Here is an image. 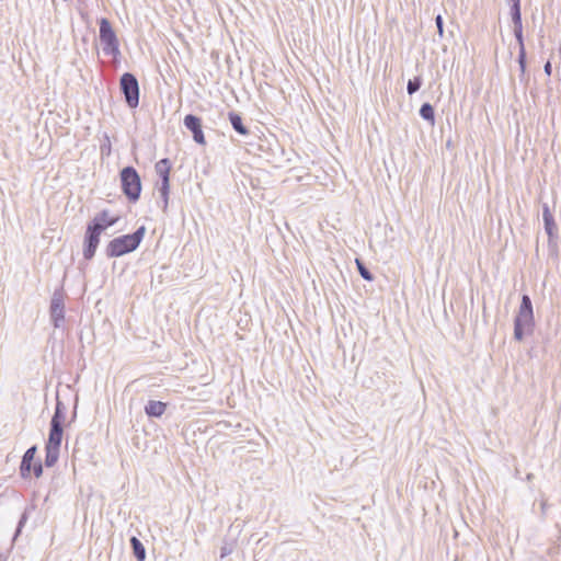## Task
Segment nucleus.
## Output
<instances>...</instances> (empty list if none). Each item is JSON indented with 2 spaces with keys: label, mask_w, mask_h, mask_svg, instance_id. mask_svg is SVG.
I'll return each instance as SVG.
<instances>
[{
  "label": "nucleus",
  "mask_w": 561,
  "mask_h": 561,
  "mask_svg": "<svg viewBox=\"0 0 561 561\" xmlns=\"http://www.w3.org/2000/svg\"><path fill=\"white\" fill-rule=\"evenodd\" d=\"M146 227L140 226L133 233L123 234L112 239L105 248L107 257H119L135 251L141 243Z\"/></svg>",
  "instance_id": "obj_1"
},
{
  "label": "nucleus",
  "mask_w": 561,
  "mask_h": 561,
  "mask_svg": "<svg viewBox=\"0 0 561 561\" xmlns=\"http://www.w3.org/2000/svg\"><path fill=\"white\" fill-rule=\"evenodd\" d=\"M534 325L535 321L531 299L528 295H523L518 312L514 319V339L516 341H522L525 335L533 332Z\"/></svg>",
  "instance_id": "obj_2"
},
{
  "label": "nucleus",
  "mask_w": 561,
  "mask_h": 561,
  "mask_svg": "<svg viewBox=\"0 0 561 561\" xmlns=\"http://www.w3.org/2000/svg\"><path fill=\"white\" fill-rule=\"evenodd\" d=\"M99 38L102 44L103 53L106 56L117 58L121 55L119 42L108 19L101 18L99 20Z\"/></svg>",
  "instance_id": "obj_3"
},
{
  "label": "nucleus",
  "mask_w": 561,
  "mask_h": 561,
  "mask_svg": "<svg viewBox=\"0 0 561 561\" xmlns=\"http://www.w3.org/2000/svg\"><path fill=\"white\" fill-rule=\"evenodd\" d=\"M121 187L130 203H136L141 193V180L134 167H125L119 172Z\"/></svg>",
  "instance_id": "obj_4"
},
{
  "label": "nucleus",
  "mask_w": 561,
  "mask_h": 561,
  "mask_svg": "<svg viewBox=\"0 0 561 561\" xmlns=\"http://www.w3.org/2000/svg\"><path fill=\"white\" fill-rule=\"evenodd\" d=\"M119 89L126 104L130 108H136L139 105V83L136 76L131 72H124L119 78Z\"/></svg>",
  "instance_id": "obj_5"
},
{
  "label": "nucleus",
  "mask_w": 561,
  "mask_h": 561,
  "mask_svg": "<svg viewBox=\"0 0 561 561\" xmlns=\"http://www.w3.org/2000/svg\"><path fill=\"white\" fill-rule=\"evenodd\" d=\"M154 171L161 180L160 185L158 186V191L162 198V210L167 211L169 205V194H170V172H171V162L168 158H163L159 160L154 165Z\"/></svg>",
  "instance_id": "obj_6"
},
{
  "label": "nucleus",
  "mask_w": 561,
  "mask_h": 561,
  "mask_svg": "<svg viewBox=\"0 0 561 561\" xmlns=\"http://www.w3.org/2000/svg\"><path fill=\"white\" fill-rule=\"evenodd\" d=\"M50 320L53 325L60 328L65 320V294L62 289L54 291L49 306Z\"/></svg>",
  "instance_id": "obj_7"
},
{
  "label": "nucleus",
  "mask_w": 561,
  "mask_h": 561,
  "mask_svg": "<svg viewBox=\"0 0 561 561\" xmlns=\"http://www.w3.org/2000/svg\"><path fill=\"white\" fill-rule=\"evenodd\" d=\"M101 231L93 228L89 224L87 225L84 238H83V257L90 261L94 257L96 249L100 243Z\"/></svg>",
  "instance_id": "obj_8"
},
{
  "label": "nucleus",
  "mask_w": 561,
  "mask_h": 561,
  "mask_svg": "<svg viewBox=\"0 0 561 561\" xmlns=\"http://www.w3.org/2000/svg\"><path fill=\"white\" fill-rule=\"evenodd\" d=\"M510 7H511V18L513 23V31L514 36L516 38V42L518 44V47H520L524 44V36H523V22H522V12H520V0H508Z\"/></svg>",
  "instance_id": "obj_9"
},
{
  "label": "nucleus",
  "mask_w": 561,
  "mask_h": 561,
  "mask_svg": "<svg viewBox=\"0 0 561 561\" xmlns=\"http://www.w3.org/2000/svg\"><path fill=\"white\" fill-rule=\"evenodd\" d=\"M184 126L192 133L193 139L199 145H205V136L202 127V119L194 115L187 114L183 121Z\"/></svg>",
  "instance_id": "obj_10"
},
{
  "label": "nucleus",
  "mask_w": 561,
  "mask_h": 561,
  "mask_svg": "<svg viewBox=\"0 0 561 561\" xmlns=\"http://www.w3.org/2000/svg\"><path fill=\"white\" fill-rule=\"evenodd\" d=\"M542 220L545 226V231L548 234L549 244H551L554 239L558 238V228L554 221V217L550 210V207L547 203L542 204Z\"/></svg>",
  "instance_id": "obj_11"
},
{
  "label": "nucleus",
  "mask_w": 561,
  "mask_h": 561,
  "mask_svg": "<svg viewBox=\"0 0 561 561\" xmlns=\"http://www.w3.org/2000/svg\"><path fill=\"white\" fill-rule=\"evenodd\" d=\"M36 453L37 446L33 445L30 448H27L24 455L22 456V460L20 463V476L24 480L31 478L32 476V465L36 461Z\"/></svg>",
  "instance_id": "obj_12"
},
{
  "label": "nucleus",
  "mask_w": 561,
  "mask_h": 561,
  "mask_svg": "<svg viewBox=\"0 0 561 561\" xmlns=\"http://www.w3.org/2000/svg\"><path fill=\"white\" fill-rule=\"evenodd\" d=\"M117 217L110 216V211L104 209L96 214L93 219L88 222L93 228L100 230L101 232L105 231L107 228L114 226L117 222Z\"/></svg>",
  "instance_id": "obj_13"
},
{
  "label": "nucleus",
  "mask_w": 561,
  "mask_h": 561,
  "mask_svg": "<svg viewBox=\"0 0 561 561\" xmlns=\"http://www.w3.org/2000/svg\"><path fill=\"white\" fill-rule=\"evenodd\" d=\"M49 434H48V440L46 442L47 447L53 448H59L62 440L64 435V426L62 425H54L49 424Z\"/></svg>",
  "instance_id": "obj_14"
},
{
  "label": "nucleus",
  "mask_w": 561,
  "mask_h": 561,
  "mask_svg": "<svg viewBox=\"0 0 561 561\" xmlns=\"http://www.w3.org/2000/svg\"><path fill=\"white\" fill-rule=\"evenodd\" d=\"M167 409V403L162 401L150 400L145 405V412L149 417H160Z\"/></svg>",
  "instance_id": "obj_15"
},
{
  "label": "nucleus",
  "mask_w": 561,
  "mask_h": 561,
  "mask_svg": "<svg viewBox=\"0 0 561 561\" xmlns=\"http://www.w3.org/2000/svg\"><path fill=\"white\" fill-rule=\"evenodd\" d=\"M229 122L232 126V128L242 136H248L250 134V130L248 127L243 124L242 117L237 112H229L228 114Z\"/></svg>",
  "instance_id": "obj_16"
},
{
  "label": "nucleus",
  "mask_w": 561,
  "mask_h": 561,
  "mask_svg": "<svg viewBox=\"0 0 561 561\" xmlns=\"http://www.w3.org/2000/svg\"><path fill=\"white\" fill-rule=\"evenodd\" d=\"M130 547L133 549V554L137 561H145L146 559V548L142 542L135 536H133L129 540Z\"/></svg>",
  "instance_id": "obj_17"
},
{
  "label": "nucleus",
  "mask_w": 561,
  "mask_h": 561,
  "mask_svg": "<svg viewBox=\"0 0 561 561\" xmlns=\"http://www.w3.org/2000/svg\"><path fill=\"white\" fill-rule=\"evenodd\" d=\"M420 116L428 122L431 125H434L435 123V111H434V107L432 106V104L430 103H423L420 107Z\"/></svg>",
  "instance_id": "obj_18"
},
{
  "label": "nucleus",
  "mask_w": 561,
  "mask_h": 561,
  "mask_svg": "<svg viewBox=\"0 0 561 561\" xmlns=\"http://www.w3.org/2000/svg\"><path fill=\"white\" fill-rule=\"evenodd\" d=\"M59 448H53L45 446V466L47 468L54 467L59 458Z\"/></svg>",
  "instance_id": "obj_19"
},
{
  "label": "nucleus",
  "mask_w": 561,
  "mask_h": 561,
  "mask_svg": "<svg viewBox=\"0 0 561 561\" xmlns=\"http://www.w3.org/2000/svg\"><path fill=\"white\" fill-rule=\"evenodd\" d=\"M64 421H65V407L60 401H57L55 412L50 420V424L62 425Z\"/></svg>",
  "instance_id": "obj_20"
},
{
  "label": "nucleus",
  "mask_w": 561,
  "mask_h": 561,
  "mask_svg": "<svg viewBox=\"0 0 561 561\" xmlns=\"http://www.w3.org/2000/svg\"><path fill=\"white\" fill-rule=\"evenodd\" d=\"M526 49H525V45H522L520 47H518V58H517V62L519 65V69H520V80H523L525 78V72H526Z\"/></svg>",
  "instance_id": "obj_21"
},
{
  "label": "nucleus",
  "mask_w": 561,
  "mask_h": 561,
  "mask_svg": "<svg viewBox=\"0 0 561 561\" xmlns=\"http://www.w3.org/2000/svg\"><path fill=\"white\" fill-rule=\"evenodd\" d=\"M422 78L420 76L414 77L413 79H410L407 84V92L409 95H413L416 93L420 88L422 87Z\"/></svg>",
  "instance_id": "obj_22"
},
{
  "label": "nucleus",
  "mask_w": 561,
  "mask_h": 561,
  "mask_svg": "<svg viewBox=\"0 0 561 561\" xmlns=\"http://www.w3.org/2000/svg\"><path fill=\"white\" fill-rule=\"evenodd\" d=\"M355 262H356V266H357V271H358L359 275L365 280L371 282L374 279V275L371 274V272L366 267V265L359 259H356Z\"/></svg>",
  "instance_id": "obj_23"
},
{
  "label": "nucleus",
  "mask_w": 561,
  "mask_h": 561,
  "mask_svg": "<svg viewBox=\"0 0 561 561\" xmlns=\"http://www.w3.org/2000/svg\"><path fill=\"white\" fill-rule=\"evenodd\" d=\"M234 548H236L234 539H232L231 541L225 540L224 545L220 548V558L224 559V558L230 556L234 551Z\"/></svg>",
  "instance_id": "obj_24"
},
{
  "label": "nucleus",
  "mask_w": 561,
  "mask_h": 561,
  "mask_svg": "<svg viewBox=\"0 0 561 561\" xmlns=\"http://www.w3.org/2000/svg\"><path fill=\"white\" fill-rule=\"evenodd\" d=\"M32 473L36 477V478H41L43 476V463L39 459H37L33 465H32Z\"/></svg>",
  "instance_id": "obj_25"
},
{
  "label": "nucleus",
  "mask_w": 561,
  "mask_h": 561,
  "mask_svg": "<svg viewBox=\"0 0 561 561\" xmlns=\"http://www.w3.org/2000/svg\"><path fill=\"white\" fill-rule=\"evenodd\" d=\"M435 24H436V27H437V34L440 38H443L444 36V20H443V16L442 14H437L436 18H435Z\"/></svg>",
  "instance_id": "obj_26"
},
{
  "label": "nucleus",
  "mask_w": 561,
  "mask_h": 561,
  "mask_svg": "<svg viewBox=\"0 0 561 561\" xmlns=\"http://www.w3.org/2000/svg\"><path fill=\"white\" fill-rule=\"evenodd\" d=\"M543 71L547 76H551V71H552V66L550 64V61H547L543 66Z\"/></svg>",
  "instance_id": "obj_27"
},
{
  "label": "nucleus",
  "mask_w": 561,
  "mask_h": 561,
  "mask_svg": "<svg viewBox=\"0 0 561 561\" xmlns=\"http://www.w3.org/2000/svg\"><path fill=\"white\" fill-rule=\"evenodd\" d=\"M26 517L25 515L22 516L21 520L19 522V526H18V531L16 534L20 531L21 527L23 526L24 522H25Z\"/></svg>",
  "instance_id": "obj_28"
},
{
  "label": "nucleus",
  "mask_w": 561,
  "mask_h": 561,
  "mask_svg": "<svg viewBox=\"0 0 561 561\" xmlns=\"http://www.w3.org/2000/svg\"><path fill=\"white\" fill-rule=\"evenodd\" d=\"M533 479V474L531 473H528L527 474V480H531Z\"/></svg>",
  "instance_id": "obj_29"
},
{
  "label": "nucleus",
  "mask_w": 561,
  "mask_h": 561,
  "mask_svg": "<svg viewBox=\"0 0 561 561\" xmlns=\"http://www.w3.org/2000/svg\"><path fill=\"white\" fill-rule=\"evenodd\" d=\"M560 53H561V46H560Z\"/></svg>",
  "instance_id": "obj_30"
}]
</instances>
